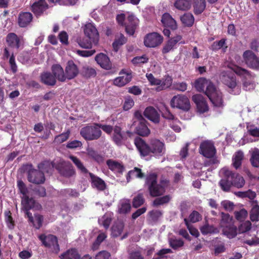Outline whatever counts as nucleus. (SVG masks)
Returning <instances> with one entry per match:
<instances>
[{"mask_svg": "<svg viewBox=\"0 0 259 259\" xmlns=\"http://www.w3.org/2000/svg\"><path fill=\"white\" fill-rule=\"evenodd\" d=\"M194 87L197 91L204 92L214 107L224 106L222 93L209 80L199 78L195 80Z\"/></svg>", "mask_w": 259, "mask_h": 259, "instance_id": "f257e3e1", "label": "nucleus"}, {"mask_svg": "<svg viewBox=\"0 0 259 259\" xmlns=\"http://www.w3.org/2000/svg\"><path fill=\"white\" fill-rule=\"evenodd\" d=\"M135 144L141 155L143 156L152 153L154 156L159 157L165 153L164 144L158 139L151 140L149 145H148L141 138H137L135 139Z\"/></svg>", "mask_w": 259, "mask_h": 259, "instance_id": "f03ea898", "label": "nucleus"}, {"mask_svg": "<svg viewBox=\"0 0 259 259\" xmlns=\"http://www.w3.org/2000/svg\"><path fill=\"white\" fill-rule=\"evenodd\" d=\"M220 175L222 178L220 185L224 191H228L232 185L238 188H242L244 185L243 178L238 174L233 173L227 167L220 170Z\"/></svg>", "mask_w": 259, "mask_h": 259, "instance_id": "7ed1b4c3", "label": "nucleus"}, {"mask_svg": "<svg viewBox=\"0 0 259 259\" xmlns=\"http://www.w3.org/2000/svg\"><path fill=\"white\" fill-rule=\"evenodd\" d=\"M168 181L166 179L161 180L160 183H157V176L155 174H150L146 178V184L150 194L152 197L162 195L165 192V188L167 186Z\"/></svg>", "mask_w": 259, "mask_h": 259, "instance_id": "20e7f679", "label": "nucleus"}, {"mask_svg": "<svg viewBox=\"0 0 259 259\" xmlns=\"http://www.w3.org/2000/svg\"><path fill=\"white\" fill-rule=\"evenodd\" d=\"M52 164L49 162H45L38 165L39 170L32 169L29 170L28 180L30 182L35 184L43 183L45 181L44 172H50L52 168Z\"/></svg>", "mask_w": 259, "mask_h": 259, "instance_id": "39448f33", "label": "nucleus"}, {"mask_svg": "<svg viewBox=\"0 0 259 259\" xmlns=\"http://www.w3.org/2000/svg\"><path fill=\"white\" fill-rule=\"evenodd\" d=\"M17 185L20 192L22 194L21 197L22 209L24 210H29L34 208L35 202L30 196V192L26 187L25 185L22 181H18Z\"/></svg>", "mask_w": 259, "mask_h": 259, "instance_id": "423d86ee", "label": "nucleus"}, {"mask_svg": "<svg viewBox=\"0 0 259 259\" xmlns=\"http://www.w3.org/2000/svg\"><path fill=\"white\" fill-rule=\"evenodd\" d=\"M221 81L223 84L228 87L230 89L235 92L234 94H238L240 92V89L237 86L236 77L234 73L229 71H224L221 73L220 76Z\"/></svg>", "mask_w": 259, "mask_h": 259, "instance_id": "0eeeda50", "label": "nucleus"}, {"mask_svg": "<svg viewBox=\"0 0 259 259\" xmlns=\"http://www.w3.org/2000/svg\"><path fill=\"white\" fill-rule=\"evenodd\" d=\"M80 133L86 140H94L100 137L101 131L99 127V124H95L82 128Z\"/></svg>", "mask_w": 259, "mask_h": 259, "instance_id": "6e6552de", "label": "nucleus"}, {"mask_svg": "<svg viewBox=\"0 0 259 259\" xmlns=\"http://www.w3.org/2000/svg\"><path fill=\"white\" fill-rule=\"evenodd\" d=\"M170 106L184 111H188L190 107L189 99L185 95H177L172 97L170 100Z\"/></svg>", "mask_w": 259, "mask_h": 259, "instance_id": "1a4fd4ad", "label": "nucleus"}, {"mask_svg": "<svg viewBox=\"0 0 259 259\" xmlns=\"http://www.w3.org/2000/svg\"><path fill=\"white\" fill-rule=\"evenodd\" d=\"M38 238L46 247L50 248L55 253H58L60 248L56 237L50 234L48 235L42 234L39 235Z\"/></svg>", "mask_w": 259, "mask_h": 259, "instance_id": "9d476101", "label": "nucleus"}, {"mask_svg": "<svg viewBox=\"0 0 259 259\" xmlns=\"http://www.w3.org/2000/svg\"><path fill=\"white\" fill-rule=\"evenodd\" d=\"M163 41V37L157 32L148 34L144 39V45L147 47L155 48Z\"/></svg>", "mask_w": 259, "mask_h": 259, "instance_id": "9b49d317", "label": "nucleus"}, {"mask_svg": "<svg viewBox=\"0 0 259 259\" xmlns=\"http://www.w3.org/2000/svg\"><path fill=\"white\" fill-rule=\"evenodd\" d=\"M243 57L249 67L259 70V58L252 51H246L243 53Z\"/></svg>", "mask_w": 259, "mask_h": 259, "instance_id": "f8f14e48", "label": "nucleus"}, {"mask_svg": "<svg viewBox=\"0 0 259 259\" xmlns=\"http://www.w3.org/2000/svg\"><path fill=\"white\" fill-rule=\"evenodd\" d=\"M84 33L87 37L92 40L95 44H98L99 33L97 28L92 23H89L85 25Z\"/></svg>", "mask_w": 259, "mask_h": 259, "instance_id": "ddd939ff", "label": "nucleus"}, {"mask_svg": "<svg viewBox=\"0 0 259 259\" xmlns=\"http://www.w3.org/2000/svg\"><path fill=\"white\" fill-rule=\"evenodd\" d=\"M200 153L207 158H212L215 155V149L210 141H204L200 146Z\"/></svg>", "mask_w": 259, "mask_h": 259, "instance_id": "4468645a", "label": "nucleus"}, {"mask_svg": "<svg viewBox=\"0 0 259 259\" xmlns=\"http://www.w3.org/2000/svg\"><path fill=\"white\" fill-rule=\"evenodd\" d=\"M139 24V20L133 14H129L125 21V31L127 34L132 35Z\"/></svg>", "mask_w": 259, "mask_h": 259, "instance_id": "2eb2a0df", "label": "nucleus"}, {"mask_svg": "<svg viewBox=\"0 0 259 259\" xmlns=\"http://www.w3.org/2000/svg\"><path fill=\"white\" fill-rule=\"evenodd\" d=\"M7 42L10 47L18 49L23 45L24 39L22 36H18L14 33H10L7 36Z\"/></svg>", "mask_w": 259, "mask_h": 259, "instance_id": "dca6fc26", "label": "nucleus"}, {"mask_svg": "<svg viewBox=\"0 0 259 259\" xmlns=\"http://www.w3.org/2000/svg\"><path fill=\"white\" fill-rule=\"evenodd\" d=\"M58 169L61 175L66 177L72 176L74 174V170L71 164L68 162L61 161L58 165Z\"/></svg>", "mask_w": 259, "mask_h": 259, "instance_id": "f3484780", "label": "nucleus"}, {"mask_svg": "<svg viewBox=\"0 0 259 259\" xmlns=\"http://www.w3.org/2000/svg\"><path fill=\"white\" fill-rule=\"evenodd\" d=\"M120 76L114 80V84L118 87H122L129 82L132 76L130 71H121L119 73Z\"/></svg>", "mask_w": 259, "mask_h": 259, "instance_id": "a211bd4d", "label": "nucleus"}, {"mask_svg": "<svg viewBox=\"0 0 259 259\" xmlns=\"http://www.w3.org/2000/svg\"><path fill=\"white\" fill-rule=\"evenodd\" d=\"M78 72V68L76 65L72 61H69L65 68L66 79H71L75 77Z\"/></svg>", "mask_w": 259, "mask_h": 259, "instance_id": "6ab92c4d", "label": "nucleus"}, {"mask_svg": "<svg viewBox=\"0 0 259 259\" xmlns=\"http://www.w3.org/2000/svg\"><path fill=\"white\" fill-rule=\"evenodd\" d=\"M192 100L196 104L197 109L200 113H204L208 110V106L203 97L200 95H195L192 97Z\"/></svg>", "mask_w": 259, "mask_h": 259, "instance_id": "aec40b11", "label": "nucleus"}, {"mask_svg": "<svg viewBox=\"0 0 259 259\" xmlns=\"http://www.w3.org/2000/svg\"><path fill=\"white\" fill-rule=\"evenodd\" d=\"M144 115L154 123H157L159 122L160 115L157 111L152 106H149L145 109Z\"/></svg>", "mask_w": 259, "mask_h": 259, "instance_id": "412c9836", "label": "nucleus"}, {"mask_svg": "<svg viewBox=\"0 0 259 259\" xmlns=\"http://www.w3.org/2000/svg\"><path fill=\"white\" fill-rule=\"evenodd\" d=\"M95 60L102 68L105 69L109 70L112 67V64L109 57L103 53L97 55Z\"/></svg>", "mask_w": 259, "mask_h": 259, "instance_id": "4be33fe9", "label": "nucleus"}, {"mask_svg": "<svg viewBox=\"0 0 259 259\" xmlns=\"http://www.w3.org/2000/svg\"><path fill=\"white\" fill-rule=\"evenodd\" d=\"M32 20V15L29 12H21L18 17V23L20 27L27 26Z\"/></svg>", "mask_w": 259, "mask_h": 259, "instance_id": "5701e85b", "label": "nucleus"}, {"mask_svg": "<svg viewBox=\"0 0 259 259\" xmlns=\"http://www.w3.org/2000/svg\"><path fill=\"white\" fill-rule=\"evenodd\" d=\"M48 8L45 0H39L32 6V11L36 16L41 15Z\"/></svg>", "mask_w": 259, "mask_h": 259, "instance_id": "b1692460", "label": "nucleus"}, {"mask_svg": "<svg viewBox=\"0 0 259 259\" xmlns=\"http://www.w3.org/2000/svg\"><path fill=\"white\" fill-rule=\"evenodd\" d=\"M161 22L164 26L169 27L172 29H176L177 27L176 20L168 13L163 14Z\"/></svg>", "mask_w": 259, "mask_h": 259, "instance_id": "393cba45", "label": "nucleus"}, {"mask_svg": "<svg viewBox=\"0 0 259 259\" xmlns=\"http://www.w3.org/2000/svg\"><path fill=\"white\" fill-rule=\"evenodd\" d=\"M136 132L139 135L143 137L148 136L150 134V131L146 125L145 120H142L141 122L138 123L136 127Z\"/></svg>", "mask_w": 259, "mask_h": 259, "instance_id": "a878e982", "label": "nucleus"}, {"mask_svg": "<svg viewBox=\"0 0 259 259\" xmlns=\"http://www.w3.org/2000/svg\"><path fill=\"white\" fill-rule=\"evenodd\" d=\"M131 205L130 200L123 199L120 200L118 204V212L125 214L130 211Z\"/></svg>", "mask_w": 259, "mask_h": 259, "instance_id": "bb28decb", "label": "nucleus"}, {"mask_svg": "<svg viewBox=\"0 0 259 259\" xmlns=\"http://www.w3.org/2000/svg\"><path fill=\"white\" fill-rule=\"evenodd\" d=\"M112 138L113 141L117 145H121L122 144L124 137L119 126H115L114 127Z\"/></svg>", "mask_w": 259, "mask_h": 259, "instance_id": "cd10ccee", "label": "nucleus"}, {"mask_svg": "<svg viewBox=\"0 0 259 259\" xmlns=\"http://www.w3.org/2000/svg\"><path fill=\"white\" fill-rule=\"evenodd\" d=\"M25 213L29 218V221L32 223L33 226L36 228L39 229L42 225V217L39 214H35L33 218L32 214L28 211V210H25Z\"/></svg>", "mask_w": 259, "mask_h": 259, "instance_id": "c85d7f7f", "label": "nucleus"}, {"mask_svg": "<svg viewBox=\"0 0 259 259\" xmlns=\"http://www.w3.org/2000/svg\"><path fill=\"white\" fill-rule=\"evenodd\" d=\"M228 67L233 70V71L237 74L243 76L247 79L251 78V75L245 69H243L234 64L230 63L228 65Z\"/></svg>", "mask_w": 259, "mask_h": 259, "instance_id": "c756f323", "label": "nucleus"}, {"mask_svg": "<svg viewBox=\"0 0 259 259\" xmlns=\"http://www.w3.org/2000/svg\"><path fill=\"white\" fill-rule=\"evenodd\" d=\"M191 4L192 0H176L174 6L179 10L185 11L190 9Z\"/></svg>", "mask_w": 259, "mask_h": 259, "instance_id": "7c9ffc66", "label": "nucleus"}, {"mask_svg": "<svg viewBox=\"0 0 259 259\" xmlns=\"http://www.w3.org/2000/svg\"><path fill=\"white\" fill-rule=\"evenodd\" d=\"M52 71L55 76L61 81H64L66 80L65 73L62 67L58 64L54 65L52 67Z\"/></svg>", "mask_w": 259, "mask_h": 259, "instance_id": "2f4dec72", "label": "nucleus"}, {"mask_svg": "<svg viewBox=\"0 0 259 259\" xmlns=\"http://www.w3.org/2000/svg\"><path fill=\"white\" fill-rule=\"evenodd\" d=\"M107 164L108 167L115 173L120 174L124 170L123 166L120 163L113 160H107Z\"/></svg>", "mask_w": 259, "mask_h": 259, "instance_id": "473e14b6", "label": "nucleus"}, {"mask_svg": "<svg viewBox=\"0 0 259 259\" xmlns=\"http://www.w3.org/2000/svg\"><path fill=\"white\" fill-rule=\"evenodd\" d=\"M60 259H79L80 255L76 249L72 248L60 255Z\"/></svg>", "mask_w": 259, "mask_h": 259, "instance_id": "72a5a7b5", "label": "nucleus"}, {"mask_svg": "<svg viewBox=\"0 0 259 259\" xmlns=\"http://www.w3.org/2000/svg\"><path fill=\"white\" fill-rule=\"evenodd\" d=\"M41 81L45 84L54 85L56 83L55 77L50 72H44L40 76Z\"/></svg>", "mask_w": 259, "mask_h": 259, "instance_id": "f704fd0d", "label": "nucleus"}, {"mask_svg": "<svg viewBox=\"0 0 259 259\" xmlns=\"http://www.w3.org/2000/svg\"><path fill=\"white\" fill-rule=\"evenodd\" d=\"M237 228L234 225L222 228L223 234L228 238H234L237 234Z\"/></svg>", "mask_w": 259, "mask_h": 259, "instance_id": "c9c22d12", "label": "nucleus"}, {"mask_svg": "<svg viewBox=\"0 0 259 259\" xmlns=\"http://www.w3.org/2000/svg\"><path fill=\"white\" fill-rule=\"evenodd\" d=\"M78 45L82 48L91 49L93 46H96L98 44H95L92 40L88 37H79L77 39Z\"/></svg>", "mask_w": 259, "mask_h": 259, "instance_id": "e433bc0d", "label": "nucleus"}, {"mask_svg": "<svg viewBox=\"0 0 259 259\" xmlns=\"http://www.w3.org/2000/svg\"><path fill=\"white\" fill-rule=\"evenodd\" d=\"M92 179V185L99 190H103L106 187L105 183L102 179L90 174Z\"/></svg>", "mask_w": 259, "mask_h": 259, "instance_id": "4c0bfd02", "label": "nucleus"}, {"mask_svg": "<svg viewBox=\"0 0 259 259\" xmlns=\"http://www.w3.org/2000/svg\"><path fill=\"white\" fill-rule=\"evenodd\" d=\"M123 223L119 222L115 223L111 228V235L114 237L120 236L123 232Z\"/></svg>", "mask_w": 259, "mask_h": 259, "instance_id": "58836bf2", "label": "nucleus"}, {"mask_svg": "<svg viewBox=\"0 0 259 259\" xmlns=\"http://www.w3.org/2000/svg\"><path fill=\"white\" fill-rule=\"evenodd\" d=\"M251 157L250 158L252 165L255 167H259V149L254 148L250 151Z\"/></svg>", "mask_w": 259, "mask_h": 259, "instance_id": "ea45409f", "label": "nucleus"}, {"mask_svg": "<svg viewBox=\"0 0 259 259\" xmlns=\"http://www.w3.org/2000/svg\"><path fill=\"white\" fill-rule=\"evenodd\" d=\"M161 80V83L156 88V90L158 92L168 88L172 84V78L168 75L164 76V78Z\"/></svg>", "mask_w": 259, "mask_h": 259, "instance_id": "a19ab883", "label": "nucleus"}, {"mask_svg": "<svg viewBox=\"0 0 259 259\" xmlns=\"http://www.w3.org/2000/svg\"><path fill=\"white\" fill-rule=\"evenodd\" d=\"M206 7L205 0H195L194 12L195 14H200L203 12Z\"/></svg>", "mask_w": 259, "mask_h": 259, "instance_id": "79ce46f5", "label": "nucleus"}, {"mask_svg": "<svg viewBox=\"0 0 259 259\" xmlns=\"http://www.w3.org/2000/svg\"><path fill=\"white\" fill-rule=\"evenodd\" d=\"M126 41V39L122 34H117L115 40L112 44L114 51L117 52L119 48L124 44Z\"/></svg>", "mask_w": 259, "mask_h": 259, "instance_id": "37998d69", "label": "nucleus"}, {"mask_svg": "<svg viewBox=\"0 0 259 259\" xmlns=\"http://www.w3.org/2000/svg\"><path fill=\"white\" fill-rule=\"evenodd\" d=\"M112 214L111 212L105 213L98 220L100 225L103 226L105 228L107 229L112 220Z\"/></svg>", "mask_w": 259, "mask_h": 259, "instance_id": "c03bdc74", "label": "nucleus"}, {"mask_svg": "<svg viewBox=\"0 0 259 259\" xmlns=\"http://www.w3.org/2000/svg\"><path fill=\"white\" fill-rule=\"evenodd\" d=\"M243 158L244 154L241 151L236 152L233 155L232 158L233 165L236 169L241 165Z\"/></svg>", "mask_w": 259, "mask_h": 259, "instance_id": "a18cd8bd", "label": "nucleus"}, {"mask_svg": "<svg viewBox=\"0 0 259 259\" xmlns=\"http://www.w3.org/2000/svg\"><path fill=\"white\" fill-rule=\"evenodd\" d=\"M222 219L220 223V226L222 228L233 225V218L228 213H222Z\"/></svg>", "mask_w": 259, "mask_h": 259, "instance_id": "49530a36", "label": "nucleus"}, {"mask_svg": "<svg viewBox=\"0 0 259 259\" xmlns=\"http://www.w3.org/2000/svg\"><path fill=\"white\" fill-rule=\"evenodd\" d=\"M181 21L186 26H191L194 22V18L191 13H185L181 17Z\"/></svg>", "mask_w": 259, "mask_h": 259, "instance_id": "de8ad7c7", "label": "nucleus"}, {"mask_svg": "<svg viewBox=\"0 0 259 259\" xmlns=\"http://www.w3.org/2000/svg\"><path fill=\"white\" fill-rule=\"evenodd\" d=\"M86 154L89 156V157L93 159L98 162H101L103 160L102 156H101L92 148L89 147L87 148Z\"/></svg>", "mask_w": 259, "mask_h": 259, "instance_id": "09e8293b", "label": "nucleus"}, {"mask_svg": "<svg viewBox=\"0 0 259 259\" xmlns=\"http://www.w3.org/2000/svg\"><path fill=\"white\" fill-rule=\"evenodd\" d=\"M69 158L82 172L87 173L88 172L87 168L84 166L81 161L78 158L73 155H70L69 156Z\"/></svg>", "mask_w": 259, "mask_h": 259, "instance_id": "8fccbe9b", "label": "nucleus"}, {"mask_svg": "<svg viewBox=\"0 0 259 259\" xmlns=\"http://www.w3.org/2000/svg\"><path fill=\"white\" fill-rule=\"evenodd\" d=\"M144 177V174L142 172L141 169L137 167H135L133 170L130 171L127 176V181H130V178H142Z\"/></svg>", "mask_w": 259, "mask_h": 259, "instance_id": "3c124183", "label": "nucleus"}, {"mask_svg": "<svg viewBox=\"0 0 259 259\" xmlns=\"http://www.w3.org/2000/svg\"><path fill=\"white\" fill-rule=\"evenodd\" d=\"M227 47L225 46V39H222L218 41H215L211 46V49L213 50H217L222 49L223 52L226 51Z\"/></svg>", "mask_w": 259, "mask_h": 259, "instance_id": "603ef678", "label": "nucleus"}, {"mask_svg": "<svg viewBox=\"0 0 259 259\" xmlns=\"http://www.w3.org/2000/svg\"><path fill=\"white\" fill-rule=\"evenodd\" d=\"M82 74L86 77H91L96 75V71L95 69L85 66L82 68Z\"/></svg>", "mask_w": 259, "mask_h": 259, "instance_id": "864d4df0", "label": "nucleus"}, {"mask_svg": "<svg viewBox=\"0 0 259 259\" xmlns=\"http://www.w3.org/2000/svg\"><path fill=\"white\" fill-rule=\"evenodd\" d=\"M200 231L202 234L206 235L209 233H215L219 231L217 228H214L212 226L205 224L200 228Z\"/></svg>", "mask_w": 259, "mask_h": 259, "instance_id": "5fc2aeb1", "label": "nucleus"}, {"mask_svg": "<svg viewBox=\"0 0 259 259\" xmlns=\"http://www.w3.org/2000/svg\"><path fill=\"white\" fill-rule=\"evenodd\" d=\"M149 58L146 55H143L142 56H137L134 57L132 62L135 65H141L142 64L146 63L148 62Z\"/></svg>", "mask_w": 259, "mask_h": 259, "instance_id": "6e6d98bb", "label": "nucleus"}, {"mask_svg": "<svg viewBox=\"0 0 259 259\" xmlns=\"http://www.w3.org/2000/svg\"><path fill=\"white\" fill-rule=\"evenodd\" d=\"M250 219L252 222L258 221L259 220V206L256 205L254 206L250 212Z\"/></svg>", "mask_w": 259, "mask_h": 259, "instance_id": "4d7b16f0", "label": "nucleus"}, {"mask_svg": "<svg viewBox=\"0 0 259 259\" xmlns=\"http://www.w3.org/2000/svg\"><path fill=\"white\" fill-rule=\"evenodd\" d=\"M107 237V235L105 233L101 232L98 236L96 241L93 245V249L96 250L100 243L103 242Z\"/></svg>", "mask_w": 259, "mask_h": 259, "instance_id": "13d9d810", "label": "nucleus"}, {"mask_svg": "<svg viewBox=\"0 0 259 259\" xmlns=\"http://www.w3.org/2000/svg\"><path fill=\"white\" fill-rule=\"evenodd\" d=\"M146 76L151 85L159 86L161 80L154 77L152 73H147Z\"/></svg>", "mask_w": 259, "mask_h": 259, "instance_id": "bf43d9fd", "label": "nucleus"}, {"mask_svg": "<svg viewBox=\"0 0 259 259\" xmlns=\"http://www.w3.org/2000/svg\"><path fill=\"white\" fill-rule=\"evenodd\" d=\"M70 132H67L62 133L58 136H57L55 138V142L57 144H61L66 141L69 137Z\"/></svg>", "mask_w": 259, "mask_h": 259, "instance_id": "052dcab7", "label": "nucleus"}, {"mask_svg": "<svg viewBox=\"0 0 259 259\" xmlns=\"http://www.w3.org/2000/svg\"><path fill=\"white\" fill-rule=\"evenodd\" d=\"M235 218L239 221H244L247 216V211L244 209H242L239 211H236L234 212Z\"/></svg>", "mask_w": 259, "mask_h": 259, "instance_id": "680f3d73", "label": "nucleus"}, {"mask_svg": "<svg viewBox=\"0 0 259 259\" xmlns=\"http://www.w3.org/2000/svg\"><path fill=\"white\" fill-rule=\"evenodd\" d=\"M251 227V224L249 221H245L238 227V230L240 233H243L250 230Z\"/></svg>", "mask_w": 259, "mask_h": 259, "instance_id": "e2e57ef3", "label": "nucleus"}, {"mask_svg": "<svg viewBox=\"0 0 259 259\" xmlns=\"http://www.w3.org/2000/svg\"><path fill=\"white\" fill-rule=\"evenodd\" d=\"M169 243L170 246L175 249L182 247L184 245V242L182 240L174 238H170L169 239Z\"/></svg>", "mask_w": 259, "mask_h": 259, "instance_id": "0e129e2a", "label": "nucleus"}, {"mask_svg": "<svg viewBox=\"0 0 259 259\" xmlns=\"http://www.w3.org/2000/svg\"><path fill=\"white\" fill-rule=\"evenodd\" d=\"M169 200H170L169 196L168 195H166V196L155 199L153 202V205L154 206H158V205H162L164 203H167Z\"/></svg>", "mask_w": 259, "mask_h": 259, "instance_id": "69168bd1", "label": "nucleus"}, {"mask_svg": "<svg viewBox=\"0 0 259 259\" xmlns=\"http://www.w3.org/2000/svg\"><path fill=\"white\" fill-rule=\"evenodd\" d=\"M134 105V101L133 99L129 97H126L124 99V102L123 104V109L125 111L130 110Z\"/></svg>", "mask_w": 259, "mask_h": 259, "instance_id": "338daca9", "label": "nucleus"}, {"mask_svg": "<svg viewBox=\"0 0 259 259\" xmlns=\"http://www.w3.org/2000/svg\"><path fill=\"white\" fill-rule=\"evenodd\" d=\"M144 199L141 194H138L133 200V204L134 207H138L144 203Z\"/></svg>", "mask_w": 259, "mask_h": 259, "instance_id": "774afa93", "label": "nucleus"}]
</instances>
